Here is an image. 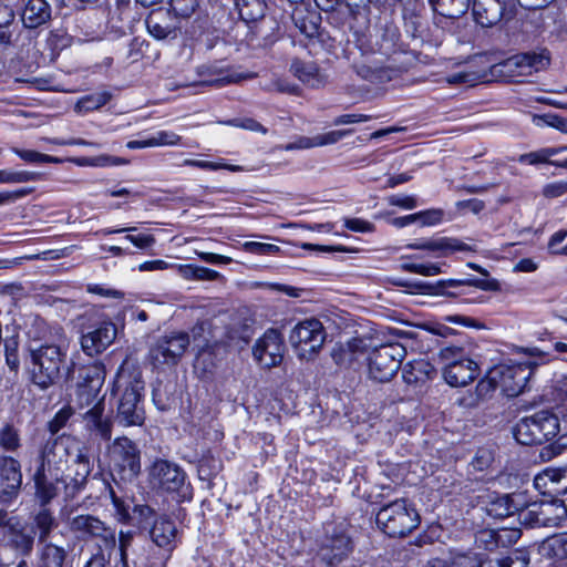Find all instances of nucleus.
<instances>
[{
    "label": "nucleus",
    "instance_id": "nucleus-64",
    "mask_svg": "<svg viewBox=\"0 0 567 567\" xmlns=\"http://www.w3.org/2000/svg\"><path fill=\"white\" fill-rule=\"evenodd\" d=\"M32 188H20L12 192H0V206L14 203L16 200L28 196Z\"/></svg>",
    "mask_w": 567,
    "mask_h": 567
},
{
    "label": "nucleus",
    "instance_id": "nucleus-47",
    "mask_svg": "<svg viewBox=\"0 0 567 567\" xmlns=\"http://www.w3.org/2000/svg\"><path fill=\"white\" fill-rule=\"evenodd\" d=\"M20 445L18 431L11 425H6L0 431V446L8 451H14Z\"/></svg>",
    "mask_w": 567,
    "mask_h": 567
},
{
    "label": "nucleus",
    "instance_id": "nucleus-58",
    "mask_svg": "<svg viewBox=\"0 0 567 567\" xmlns=\"http://www.w3.org/2000/svg\"><path fill=\"white\" fill-rule=\"evenodd\" d=\"M567 193V182L558 181L544 186L543 195L547 198H556Z\"/></svg>",
    "mask_w": 567,
    "mask_h": 567
},
{
    "label": "nucleus",
    "instance_id": "nucleus-49",
    "mask_svg": "<svg viewBox=\"0 0 567 567\" xmlns=\"http://www.w3.org/2000/svg\"><path fill=\"white\" fill-rule=\"evenodd\" d=\"M198 7L197 0H171V8L176 16L182 18L190 17Z\"/></svg>",
    "mask_w": 567,
    "mask_h": 567
},
{
    "label": "nucleus",
    "instance_id": "nucleus-42",
    "mask_svg": "<svg viewBox=\"0 0 567 567\" xmlns=\"http://www.w3.org/2000/svg\"><path fill=\"white\" fill-rule=\"evenodd\" d=\"M34 523L39 529V542L45 543L52 528L55 526V522L51 513L43 508L34 517Z\"/></svg>",
    "mask_w": 567,
    "mask_h": 567
},
{
    "label": "nucleus",
    "instance_id": "nucleus-60",
    "mask_svg": "<svg viewBox=\"0 0 567 567\" xmlns=\"http://www.w3.org/2000/svg\"><path fill=\"white\" fill-rule=\"evenodd\" d=\"M388 203L403 209H413L417 206L416 199L409 195H391L388 197Z\"/></svg>",
    "mask_w": 567,
    "mask_h": 567
},
{
    "label": "nucleus",
    "instance_id": "nucleus-26",
    "mask_svg": "<svg viewBox=\"0 0 567 567\" xmlns=\"http://www.w3.org/2000/svg\"><path fill=\"white\" fill-rule=\"evenodd\" d=\"M146 29L156 40L176 38V28L169 21L168 12L163 9L152 11L145 20Z\"/></svg>",
    "mask_w": 567,
    "mask_h": 567
},
{
    "label": "nucleus",
    "instance_id": "nucleus-29",
    "mask_svg": "<svg viewBox=\"0 0 567 567\" xmlns=\"http://www.w3.org/2000/svg\"><path fill=\"white\" fill-rule=\"evenodd\" d=\"M435 373L434 367L425 360H414L403 367L402 378L408 384L423 383Z\"/></svg>",
    "mask_w": 567,
    "mask_h": 567
},
{
    "label": "nucleus",
    "instance_id": "nucleus-50",
    "mask_svg": "<svg viewBox=\"0 0 567 567\" xmlns=\"http://www.w3.org/2000/svg\"><path fill=\"white\" fill-rule=\"evenodd\" d=\"M226 125L239 127L243 130L251 131V132H259L261 134L267 133V128L261 125L259 122H257L254 118L245 117V118H233L227 122H225Z\"/></svg>",
    "mask_w": 567,
    "mask_h": 567
},
{
    "label": "nucleus",
    "instance_id": "nucleus-17",
    "mask_svg": "<svg viewBox=\"0 0 567 567\" xmlns=\"http://www.w3.org/2000/svg\"><path fill=\"white\" fill-rule=\"evenodd\" d=\"M398 32L394 28L378 29L374 33L357 38V47L362 54L389 55L394 51Z\"/></svg>",
    "mask_w": 567,
    "mask_h": 567
},
{
    "label": "nucleus",
    "instance_id": "nucleus-39",
    "mask_svg": "<svg viewBox=\"0 0 567 567\" xmlns=\"http://www.w3.org/2000/svg\"><path fill=\"white\" fill-rule=\"evenodd\" d=\"M525 58V64L529 71L530 76L534 73L544 71L550 63V55L547 50L530 51L520 53Z\"/></svg>",
    "mask_w": 567,
    "mask_h": 567
},
{
    "label": "nucleus",
    "instance_id": "nucleus-12",
    "mask_svg": "<svg viewBox=\"0 0 567 567\" xmlns=\"http://www.w3.org/2000/svg\"><path fill=\"white\" fill-rule=\"evenodd\" d=\"M148 482L155 489L179 493L185 487L186 474L176 463L157 458L148 467Z\"/></svg>",
    "mask_w": 567,
    "mask_h": 567
},
{
    "label": "nucleus",
    "instance_id": "nucleus-43",
    "mask_svg": "<svg viewBox=\"0 0 567 567\" xmlns=\"http://www.w3.org/2000/svg\"><path fill=\"white\" fill-rule=\"evenodd\" d=\"M533 122L538 127H554L563 133H567V118L557 114L548 113L544 115H536Z\"/></svg>",
    "mask_w": 567,
    "mask_h": 567
},
{
    "label": "nucleus",
    "instance_id": "nucleus-34",
    "mask_svg": "<svg viewBox=\"0 0 567 567\" xmlns=\"http://www.w3.org/2000/svg\"><path fill=\"white\" fill-rule=\"evenodd\" d=\"M40 549V565L39 567H63L66 551L63 547L56 546L52 543H43Z\"/></svg>",
    "mask_w": 567,
    "mask_h": 567
},
{
    "label": "nucleus",
    "instance_id": "nucleus-35",
    "mask_svg": "<svg viewBox=\"0 0 567 567\" xmlns=\"http://www.w3.org/2000/svg\"><path fill=\"white\" fill-rule=\"evenodd\" d=\"M567 151V146L564 147H548L528 154H523L519 157L520 163L529 165H536L540 163H547L551 165L560 164L559 161H553L551 157L559 154L560 152Z\"/></svg>",
    "mask_w": 567,
    "mask_h": 567
},
{
    "label": "nucleus",
    "instance_id": "nucleus-36",
    "mask_svg": "<svg viewBox=\"0 0 567 567\" xmlns=\"http://www.w3.org/2000/svg\"><path fill=\"white\" fill-rule=\"evenodd\" d=\"M110 99L111 94L105 91L85 95L76 102L74 111L78 114H83L99 110L100 107L104 106L110 101Z\"/></svg>",
    "mask_w": 567,
    "mask_h": 567
},
{
    "label": "nucleus",
    "instance_id": "nucleus-53",
    "mask_svg": "<svg viewBox=\"0 0 567 567\" xmlns=\"http://www.w3.org/2000/svg\"><path fill=\"white\" fill-rule=\"evenodd\" d=\"M343 224L346 228L355 233L368 234L375 229L372 223L362 218H344Z\"/></svg>",
    "mask_w": 567,
    "mask_h": 567
},
{
    "label": "nucleus",
    "instance_id": "nucleus-61",
    "mask_svg": "<svg viewBox=\"0 0 567 567\" xmlns=\"http://www.w3.org/2000/svg\"><path fill=\"white\" fill-rule=\"evenodd\" d=\"M317 147L316 135L312 137L300 136L295 142L288 143L282 146L285 151H296V150H308Z\"/></svg>",
    "mask_w": 567,
    "mask_h": 567
},
{
    "label": "nucleus",
    "instance_id": "nucleus-13",
    "mask_svg": "<svg viewBox=\"0 0 567 567\" xmlns=\"http://www.w3.org/2000/svg\"><path fill=\"white\" fill-rule=\"evenodd\" d=\"M70 528L83 538L95 540L100 549H113L115 547L114 529L95 516L78 515L71 519Z\"/></svg>",
    "mask_w": 567,
    "mask_h": 567
},
{
    "label": "nucleus",
    "instance_id": "nucleus-31",
    "mask_svg": "<svg viewBox=\"0 0 567 567\" xmlns=\"http://www.w3.org/2000/svg\"><path fill=\"white\" fill-rule=\"evenodd\" d=\"M177 529L173 520L159 517L151 530L153 542L159 547H168L176 538Z\"/></svg>",
    "mask_w": 567,
    "mask_h": 567
},
{
    "label": "nucleus",
    "instance_id": "nucleus-57",
    "mask_svg": "<svg viewBox=\"0 0 567 567\" xmlns=\"http://www.w3.org/2000/svg\"><path fill=\"white\" fill-rule=\"evenodd\" d=\"M449 567H482L481 561L471 555L460 554L452 557Z\"/></svg>",
    "mask_w": 567,
    "mask_h": 567
},
{
    "label": "nucleus",
    "instance_id": "nucleus-55",
    "mask_svg": "<svg viewBox=\"0 0 567 567\" xmlns=\"http://www.w3.org/2000/svg\"><path fill=\"white\" fill-rule=\"evenodd\" d=\"M485 75H481L474 72H457L447 78V82L451 84L464 83V84H474L476 81L484 79Z\"/></svg>",
    "mask_w": 567,
    "mask_h": 567
},
{
    "label": "nucleus",
    "instance_id": "nucleus-38",
    "mask_svg": "<svg viewBox=\"0 0 567 567\" xmlns=\"http://www.w3.org/2000/svg\"><path fill=\"white\" fill-rule=\"evenodd\" d=\"M207 71L212 75H217L216 79L209 81L212 84H216L218 86L228 84V83H238L243 80L252 79L255 74L252 73H238V72H229L225 71L221 68H218L216 65L207 66Z\"/></svg>",
    "mask_w": 567,
    "mask_h": 567
},
{
    "label": "nucleus",
    "instance_id": "nucleus-1",
    "mask_svg": "<svg viewBox=\"0 0 567 567\" xmlns=\"http://www.w3.org/2000/svg\"><path fill=\"white\" fill-rule=\"evenodd\" d=\"M517 359L493 368L487 380L480 381V391L499 388L507 396L519 395L538 365L546 364L553 360V355L538 348H526L518 352Z\"/></svg>",
    "mask_w": 567,
    "mask_h": 567
},
{
    "label": "nucleus",
    "instance_id": "nucleus-10",
    "mask_svg": "<svg viewBox=\"0 0 567 567\" xmlns=\"http://www.w3.org/2000/svg\"><path fill=\"white\" fill-rule=\"evenodd\" d=\"M289 339L297 355L302 360H310L322 348L326 331L318 319H305L293 327Z\"/></svg>",
    "mask_w": 567,
    "mask_h": 567
},
{
    "label": "nucleus",
    "instance_id": "nucleus-41",
    "mask_svg": "<svg viewBox=\"0 0 567 567\" xmlns=\"http://www.w3.org/2000/svg\"><path fill=\"white\" fill-rule=\"evenodd\" d=\"M40 174L28 171H10L0 169V183L2 184H20L38 181Z\"/></svg>",
    "mask_w": 567,
    "mask_h": 567
},
{
    "label": "nucleus",
    "instance_id": "nucleus-19",
    "mask_svg": "<svg viewBox=\"0 0 567 567\" xmlns=\"http://www.w3.org/2000/svg\"><path fill=\"white\" fill-rule=\"evenodd\" d=\"M79 396L89 405L96 398L105 380L104 367L94 362L79 369Z\"/></svg>",
    "mask_w": 567,
    "mask_h": 567
},
{
    "label": "nucleus",
    "instance_id": "nucleus-2",
    "mask_svg": "<svg viewBox=\"0 0 567 567\" xmlns=\"http://www.w3.org/2000/svg\"><path fill=\"white\" fill-rule=\"evenodd\" d=\"M75 447L76 442L65 436L49 440L42 447L33 474L35 495L42 504L56 496L58 484L62 482L65 471H70L69 458Z\"/></svg>",
    "mask_w": 567,
    "mask_h": 567
},
{
    "label": "nucleus",
    "instance_id": "nucleus-44",
    "mask_svg": "<svg viewBox=\"0 0 567 567\" xmlns=\"http://www.w3.org/2000/svg\"><path fill=\"white\" fill-rule=\"evenodd\" d=\"M535 506H539L538 502H529L527 499L526 506L519 508L516 513L518 514V518L522 524L534 527L540 526V514H538L539 509L535 508Z\"/></svg>",
    "mask_w": 567,
    "mask_h": 567
},
{
    "label": "nucleus",
    "instance_id": "nucleus-48",
    "mask_svg": "<svg viewBox=\"0 0 567 567\" xmlns=\"http://www.w3.org/2000/svg\"><path fill=\"white\" fill-rule=\"evenodd\" d=\"M182 137L172 131H159L151 136V144L155 146H173L181 143Z\"/></svg>",
    "mask_w": 567,
    "mask_h": 567
},
{
    "label": "nucleus",
    "instance_id": "nucleus-22",
    "mask_svg": "<svg viewBox=\"0 0 567 567\" xmlns=\"http://www.w3.org/2000/svg\"><path fill=\"white\" fill-rule=\"evenodd\" d=\"M22 484L20 463L9 456L0 458V495H17Z\"/></svg>",
    "mask_w": 567,
    "mask_h": 567
},
{
    "label": "nucleus",
    "instance_id": "nucleus-32",
    "mask_svg": "<svg viewBox=\"0 0 567 567\" xmlns=\"http://www.w3.org/2000/svg\"><path fill=\"white\" fill-rule=\"evenodd\" d=\"M524 61L525 58L522 56L520 53H517L499 64L502 68L501 72L515 81L524 82L528 76H530Z\"/></svg>",
    "mask_w": 567,
    "mask_h": 567
},
{
    "label": "nucleus",
    "instance_id": "nucleus-9",
    "mask_svg": "<svg viewBox=\"0 0 567 567\" xmlns=\"http://www.w3.org/2000/svg\"><path fill=\"white\" fill-rule=\"evenodd\" d=\"M405 354V348L400 343H388L375 348L368 359L369 377L378 382L391 381Z\"/></svg>",
    "mask_w": 567,
    "mask_h": 567
},
{
    "label": "nucleus",
    "instance_id": "nucleus-7",
    "mask_svg": "<svg viewBox=\"0 0 567 567\" xmlns=\"http://www.w3.org/2000/svg\"><path fill=\"white\" fill-rule=\"evenodd\" d=\"M110 467L113 477L131 482L141 472V451L126 436L116 437L109 446Z\"/></svg>",
    "mask_w": 567,
    "mask_h": 567
},
{
    "label": "nucleus",
    "instance_id": "nucleus-14",
    "mask_svg": "<svg viewBox=\"0 0 567 567\" xmlns=\"http://www.w3.org/2000/svg\"><path fill=\"white\" fill-rule=\"evenodd\" d=\"M186 332L175 331L161 337L151 348L150 355L154 363L176 364L189 346Z\"/></svg>",
    "mask_w": 567,
    "mask_h": 567
},
{
    "label": "nucleus",
    "instance_id": "nucleus-18",
    "mask_svg": "<svg viewBox=\"0 0 567 567\" xmlns=\"http://www.w3.org/2000/svg\"><path fill=\"white\" fill-rule=\"evenodd\" d=\"M73 465L70 471H65L61 484L64 485L65 495L73 497L86 483L87 476L91 473V462L86 453H84L78 445L74 449Z\"/></svg>",
    "mask_w": 567,
    "mask_h": 567
},
{
    "label": "nucleus",
    "instance_id": "nucleus-20",
    "mask_svg": "<svg viewBox=\"0 0 567 567\" xmlns=\"http://www.w3.org/2000/svg\"><path fill=\"white\" fill-rule=\"evenodd\" d=\"M115 337V324L103 322L95 330L82 336L81 347L87 355L93 357L104 351L114 341Z\"/></svg>",
    "mask_w": 567,
    "mask_h": 567
},
{
    "label": "nucleus",
    "instance_id": "nucleus-63",
    "mask_svg": "<svg viewBox=\"0 0 567 567\" xmlns=\"http://www.w3.org/2000/svg\"><path fill=\"white\" fill-rule=\"evenodd\" d=\"M196 256H198L203 261L212 265H228L233 261L230 257L218 255L214 252H206L195 249Z\"/></svg>",
    "mask_w": 567,
    "mask_h": 567
},
{
    "label": "nucleus",
    "instance_id": "nucleus-27",
    "mask_svg": "<svg viewBox=\"0 0 567 567\" xmlns=\"http://www.w3.org/2000/svg\"><path fill=\"white\" fill-rule=\"evenodd\" d=\"M534 484L537 488H548L549 494H564L567 492V467L546 468L538 474Z\"/></svg>",
    "mask_w": 567,
    "mask_h": 567
},
{
    "label": "nucleus",
    "instance_id": "nucleus-4",
    "mask_svg": "<svg viewBox=\"0 0 567 567\" xmlns=\"http://www.w3.org/2000/svg\"><path fill=\"white\" fill-rule=\"evenodd\" d=\"M377 523L390 537H404L419 526L420 515L408 501L396 499L380 508Z\"/></svg>",
    "mask_w": 567,
    "mask_h": 567
},
{
    "label": "nucleus",
    "instance_id": "nucleus-25",
    "mask_svg": "<svg viewBox=\"0 0 567 567\" xmlns=\"http://www.w3.org/2000/svg\"><path fill=\"white\" fill-rule=\"evenodd\" d=\"M7 537L10 546L22 555H29L33 548L34 533L19 520L8 522Z\"/></svg>",
    "mask_w": 567,
    "mask_h": 567
},
{
    "label": "nucleus",
    "instance_id": "nucleus-6",
    "mask_svg": "<svg viewBox=\"0 0 567 567\" xmlns=\"http://www.w3.org/2000/svg\"><path fill=\"white\" fill-rule=\"evenodd\" d=\"M560 431L557 415L540 411L520 419L513 429L515 440L523 445L542 444L554 439Z\"/></svg>",
    "mask_w": 567,
    "mask_h": 567
},
{
    "label": "nucleus",
    "instance_id": "nucleus-16",
    "mask_svg": "<svg viewBox=\"0 0 567 567\" xmlns=\"http://www.w3.org/2000/svg\"><path fill=\"white\" fill-rule=\"evenodd\" d=\"M285 346L280 333L275 329L267 330L257 339L252 354L255 360L264 368H272L281 363Z\"/></svg>",
    "mask_w": 567,
    "mask_h": 567
},
{
    "label": "nucleus",
    "instance_id": "nucleus-23",
    "mask_svg": "<svg viewBox=\"0 0 567 567\" xmlns=\"http://www.w3.org/2000/svg\"><path fill=\"white\" fill-rule=\"evenodd\" d=\"M104 403L100 399L93 408L84 414L85 427L92 434L100 436L104 441H109L112 436V421L103 416Z\"/></svg>",
    "mask_w": 567,
    "mask_h": 567
},
{
    "label": "nucleus",
    "instance_id": "nucleus-40",
    "mask_svg": "<svg viewBox=\"0 0 567 567\" xmlns=\"http://www.w3.org/2000/svg\"><path fill=\"white\" fill-rule=\"evenodd\" d=\"M542 549L551 557L558 559L567 558V533L549 537L544 542Z\"/></svg>",
    "mask_w": 567,
    "mask_h": 567
},
{
    "label": "nucleus",
    "instance_id": "nucleus-28",
    "mask_svg": "<svg viewBox=\"0 0 567 567\" xmlns=\"http://www.w3.org/2000/svg\"><path fill=\"white\" fill-rule=\"evenodd\" d=\"M290 71L301 82L311 87H319L326 83V76L320 72L319 68L312 62L295 60L291 63Z\"/></svg>",
    "mask_w": 567,
    "mask_h": 567
},
{
    "label": "nucleus",
    "instance_id": "nucleus-45",
    "mask_svg": "<svg viewBox=\"0 0 567 567\" xmlns=\"http://www.w3.org/2000/svg\"><path fill=\"white\" fill-rule=\"evenodd\" d=\"M401 268L404 271L417 274L421 276H435L442 272L441 264L439 262H403Z\"/></svg>",
    "mask_w": 567,
    "mask_h": 567
},
{
    "label": "nucleus",
    "instance_id": "nucleus-33",
    "mask_svg": "<svg viewBox=\"0 0 567 567\" xmlns=\"http://www.w3.org/2000/svg\"><path fill=\"white\" fill-rule=\"evenodd\" d=\"M433 10L442 17L456 19L468 9V0H431Z\"/></svg>",
    "mask_w": 567,
    "mask_h": 567
},
{
    "label": "nucleus",
    "instance_id": "nucleus-37",
    "mask_svg": "<svg viewBox=\"0 0 567 567\" xmlns=\"http://www.w3.org/2000/svg\"><path fill=\"white\" fill-rule=\"evenodd\" d=\"M505 534L506 530L482 529L475 534V544L478 548L494 550L499 544H504Z\"/></svg>",
    "mask_w": 567,
    "mask_h": 567
},
{
    "label": "nucleus",
    "instance_id": "nucleus-5",
    "mask_svg": "<svg viewBox=\"0 0 567 567\" xmlns=\"http://www.w3.org/2000/svg\"><path fill=\"white\" fill-rule=\"evenodd\" d=\"M439 355L444 362L442 375L449 385L466 386L478 377V364L467 357L462 347H444L440 350Z\"/></svg>",
    "mask_w": 567,
    "mask_h": 567
},
{
    "label": "nucleus",
    "instance_id": "nucleus-54",
    "mask_svg": "<svg viewBox=\"0 0 567 567\" xmlns=\"http://www.w3.org/2000/svg\"><path fill=\"white\" fill-rule=\"evenodd\" d=\"M331 355L338 365H348L357 360L351 351L344 349L343 343L336 344L332 349Z\"/></svg>",
    "mask_w": 567,
    "mask_h": 567
},
{
    "label": "nucleus",
    "instance_id": "nucleus-3",
    "mask_svg": "<svg viewBox=\"0 0 567 567\" xmlns=\"http://www.w3.org/2000/svg\"><path fill=\"white\" fill-rule=\"evenodd\" d=\"M144 389L141 374L121 368L116 374L113 392L118 393L117 420L124 426H140L144 423L145 412L142 405Z\"/></svg>",
    "mask_w": 567,
    "mask_h": 567
},
{
    "label": "nucleus",
    "instance_id": "nucleus-15",
    "mask_svg": "<svg viewBox=\"0 0 567 567\" xmlns=\"http://www.w3.org/2000/svg\"><path fill=\"white\" fill-rule=\"evenodd\" d=\"M351 551V540L348 535L336 526L329 525L322 538L318 555L329 566L340 564Z\"/></svg>",
    "mask_w": 567,
    "mask_h": 567
},
{
    "label": "nucleus",
    "instance_id": "nucleus-8",
    "mask_svg": "<svg viewBox=\"0 0 567 567\" xmlns=\"http://www.w3.org/2000/svg\"><path fill=\"white\" fill-rule=\"evenodd\" d=\"M31 375L34 384L47 389L54 383L60 373L62 352L59 346L41 344L31 347Z\"/></svg>",
    "mask_w": 567,
    "mask_h": 567
},
{
    "label": "nucleus",
    "instance_id": "nucleus-59",
    "mask_svg": "<svg viewBox=\"0 0 567 567\" xmlns=\"http://www.w3.org/2000/svg\"><path fill=\"white\" fill-rule=\"evenodd\" d=\"M70 409L60 410L54 417L49 422V430L52 434L58 433L68 422L71 416Z\"/></svg>",
    "mask_w": 567,
    "mask_h": 567
},
{
    "label": "nucleus",
    "instance_id": "nucleus-46",
    "mask_svg": "<svg viewBox=\"0 0 567 567\" xmlns=\"http://www.w3.org/2000/svg\"><path fill=\"white\" fill-rule=\"evenodd\" d=\"M13 152L23 161L28 163H60L61 159L51 155L42 154L32 150L13 148Z\"/></svg>",
    "mask_w": 567,
    "mask_h": 567
},
{
    "label": "nucleus",
    "instance_id": "nucleus-11",
    "mask_svg": "<svg viewBox=\"0 0 567 567\" xmlns=\"http://www.w3.org/2000/svg\"><path fill=\"white\" fill-rule=\"evenodd\" d=\"M392 282L400 287H413L420 291H426L427 293L436 296L458 297L466 293V289L470 287L480 288L482 290L492 289V284L485 279H477L474 277H465L460 279H446L439 280L434 285L425 282L411 284L406 280L394 279Z\"/></svg>",
    "mask_w": 567,
    "mask_h": 567
},
{
    "label": "nucleus",
    "instance_id": "nucleus-62",
    "mask_svg": "<svg viewBox=\"0 0 567 567\" xmlns=\"http://www.w3.org/2000/svg\"><path fill=\"white\" fill-rule=\"evenodd\" d=\"M493 462V454L489 450L481 449L477 451L472 464L477 471H484Z\"/></svg>",
    "mask_w": 567,
    "mask_h": 567
},
{
    "label": "nucleus",
    "instance_id": "nucleus-30",
    "mask_svg": "<svg viewBox=\"0 0 567 567\" xmlns=\"http://www.w3.org/2000/svg\"><path fill=\"white\" fill-rule=\"evenodd\" d=\"M540 526H557L567 517V508L561 501L540 502L539 506Z\"/></svg>",
    "mask_w": 567,
    "mask_h": 567
},
{
    "label": "nucleus",
    "instance_id": "nucleus-24",
    "mask_svg": "<svg viewBox=\"0 0 567 567\" xmlns=\"http://www.w3.org/2000/svg\"><path fill=\"white\" fill-rule=\"evenodd\" d=\"M51 6L47 0H27L22 8L21 20L25 28L35 29L50 21Z\"/></svg>",
    "mask_w": 567,
    "mask_h": 567
},
{
    "label": "nucleus",
    "instance_id": "nucleus-51",
    "mask_svg": "<svg viewBox=\"0 0 567 567\" xmlns=\"http://www.w3.org/2000/svg\"><path fill=\"white\" fill-rule=\"evenodd\" d=\"M351 133H352L351 130H338V131H330V132L323 133V134H317L316 135L317 147L336 144L337 142H339L344 136H347Z\"/></svg>",
    "mask_w": 567,
    "mask_h": 567
},
{
    "label": "nucleus",
    "instance_id": "nucleus-56",
    "mask_svg": "<svg viewBox=\"0 0 567 567\" xmlns=\"http://www.w3.org/2000/svg\"><path fill=\"white\" fill-rule=\"evenodd\" d=\"M415 223L421 224L422 226H431L437 224L442 218V213L440 210H425L419 212L414 214Z\"/></svg>",
    "mask_w": 567,
    "mask_h": 567
},
{
    "label": "nucleus",
    "instance_id": "nucleus-21",
    "mask_svg": "<svg viewBox=\"0 0 567 567\" xmlns=\"http://www.w3.org/2000/svg\"><path fill=\"white\" fill-rule=\"evenodd\" d=\"M527 504V495L523 492L505 494L491 499L486 512L494 518H505L516 514L519 508Z\"/></svg>",
    "mask_w": 567,
    "mask_h": 567
},
{
    "label": "nucleus",
    "instance_id": "nucleus-52",
    "mask_svg": "<svg viewBox=\"0 0 567 567\" xmlns=\"http://www.w3.org/2000/svg\"><path fill=\"white\" fill-rule=\"evenodd\" d=\"M244 249L255 255H274L279 251V247L272 244H264L258 241H246Z\"/></svg>",
    "mask_w": 567,
    "mask_h": 567
}]
</instances>
